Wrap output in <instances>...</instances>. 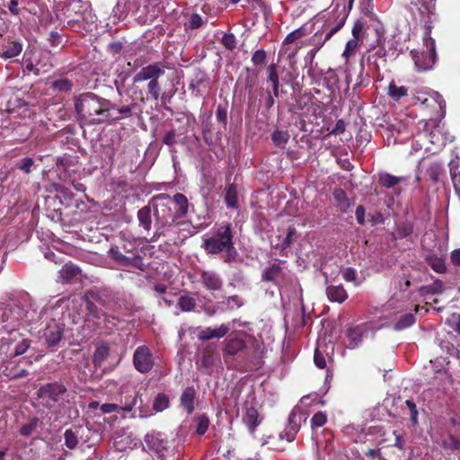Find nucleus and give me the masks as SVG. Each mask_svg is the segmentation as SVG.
<instances>
[{"instance_id": "1", "label": "nucleus", "mask_w": 460, "mask_h": 460, "mask_svg": "<svg viewBox=\"0 0 460 460\" xmlns=\"http://www.w3.org/2000/svg\"><path fill=\"white\" fill-rule=\"evenodd\" d=\"M223 358L229 369L241 372L257 369L261 363L258 352L250 349L246 341L239 337H233L225 341Z\"/></svg>"}, {"instance_id": "2", "label": "nucleus", "mask_w": 460, "mask_h": 460, "mask_svg": "<svg viewBox=\"0 0 460 460\" xmlns=\"http://www.w3.org/2000/svg\"><path fill=\"white\" fill-rule=\"evenodd\" d=\"M116 103L93 93H84L75 99V108L80 120L97 125L110 120L111 111Z\"/></svg>"}, {"instance_id": "3", "label": "nucleus", "mask_w": 460, "mask_h": 460, "mask_svg": "<svg viewBox=\"0 0 460 460\" xmlns=\"http://www.w3.org/2000/svg\"><path fill=\"white\" fill-rule=\"evenodd\" d=\"M201 247L209 256L226 252L225 262L229 263L234 261L237 251L234 247L232 225L226 222L216 226L211 235L203 238Z\"/></svg>"}, {"instance_id": "4", "label": "nucleus", "mask_w": 460, "mask_h": 460, "mask_svg": "<svg viewBox=\"0 0 460 460\" xmlns=\"http://www.w3.org/2000/svg\"><path fill=\"white\" fill-rule=\"evenodd\" d=\"M172 199L168 194L162 193L153 198L155 232L154 236L165 235L168 228L178 225V218L171 208Z\"/></svg>"}, {"instance_id": "5", "label": "nucleus", "mask_w": 460, "mask_h": 460, "mask_svg": "<svg viewBox=\"0 0 460 460\" xmlns=\"http://www.w3.org/2000/svg\"><path fill=\"white\" fill-rule=\"evenodd\" d=\"M164 75V66L160 62H155L143 66L133 77V83H139L148 80L147 92L154 101L160 97L161 86L159 78Z\"/></svg>"}, {"instance_id": "6", "label": "nucleus", "mask_w": 460, "mask_h": 460, "mask_svg": "<svg viewBox=\"0 0 460 460\" xmlns=\"http://www.w3.org/2000/svg\"><path fill=\"white\" fill-rule=\"evenodd\" d=\"M67 388L61 381L47 383L39 387L36 392L37 400L43 408L51 410L63 399Z\"/></svg>"}, {"instance_id": "7", "label": "nucleus", "mask_w": 460, "mask_h": 460, "mask_svg": "<svg viewBox=\"0 0 460 460\" xmlns=\"http://www.w3.org/2000/svg\"><path fill=\"white\" fill-rule=\"evenodd\" d=\"M133 365L135 368L142 373H148L154 367V358L150 349L146 346H138L133 354Z\"/></svg>"}, {"instance_id": "8", "label": "nucleus", "mask_w": 460, "mask_h": 460, "mask_svg": "<svg viewBox=\"0 0 460 460\" xmlns=\"http://www.w3.org/2000/svg\"><path fill=\"white\" fill-rule=\"evenodd\" d=\"M412 59L420 71L430 69L436 60L435 42L429 39L426 52L411 51Z\"/></svg>"}, {"instance_id": "9", "label": "nucleus", "mask_w": 460, "mask_h": 460, "mask_svg": "<svg viewBox=\"0 0 460 460\" xmlns=\"http://www.w3.org/2000/svg\"><path fill=\"white\" fill-rule=\"evenodd\" d=\"M372 330V323L369 322L362 323L348 328L346 331V337L349 340L347 347L350 349L358 347L361 344L363 338Z\"/></svg>"}, {"instance_id": "10", "label": "nucleus", "mask_w": 460, "mask_h": 460, "mask_svg": "<svg viewBox=\"0 0 460 460\" xmlns=\"http://www.w3.org/2000/svg\"><path fill=\"white\" fill-rule=\"evenodd\" d=\"M422 110L430 111L437 117L444 116L446 113V102L443 96L435 91L428 93V96L421 101Z\"/></svg>"}, {"instance_id": "11", "label": "nucleus", "mask_w": 460, "mask_h": 460, "mask_svg": "<svg viewBox=\"0 0 460 460\" xmlns=\"http://www.w3.org/2000/svg\"><path fill=\"white\" fill-rule=\"evenodd\" d=\"M138 400H140V402H142L138 392H132L131 394L125 395L124 398H122L120 401L121 406H119V411L123 412H131ZM138 410L139 418H146L148 416L153 415L152 411L147 406H143L142 403H140Z\"/></svg>"}, {"instance_id": "12", "label": "nucleus", "mask_w": 460, "mask_h": 460, "mask_svg": "<svg viewBox=\"0 0 460 460\" xmlns=\"http://www.w3.org/2000/svg\"><path fill=\"white\" fill-rule=\"evenodd\" d=\"M110 257L121 266H132L137 270H145L146 266L142 256L136 255L134 257H128L124 255L118 247H111L109 250Z\"/></svg>"}, {"instance_id": "13", "label": "nucleus", "mask_w": 460, "mask_h": 460, "mask_svg": "<svg viewBox=\"0 0 460 460\" xmlns=\"http://www.w3.org/2000/svg\"><path fill=\"white\" fill-rule=\"evenodd\" d=\"M255 404V397H252V401H246L243 406L244 412L243 415V422L251 433H253L261 422V418H260V414Z\"/></svg>"}, {"instance_id": "14", "label": "nucleus", "mask_w": 460, "mask_h": 460, "mask_svg": "<svg viewBox=\"0 0 460 460\" xmlns=\"http://www.w3.org/2000/svg\"><path fill=\"white\" fill-rule=\"evenodd\" d=\"M305 417L302 413H297L295 410H293L288 416V422L280 434V438H286L288 441L291 442L295 439L297 432L301 428V423L305 421Z\"/></svg>"}, {"instance_id": "15", "label": "nucleus", "mask_w": 460, "mask_h": 460, "mask_svg": "<svg viewBox=\"0 0 460 460\" xmlns=\"http://www.w3.org/2000/svg\"><path fill=\"white\" fill-rule=\"evenodd\" d=\"M64 336V329L61 325L52 320L43 330L42 339L45 343L50 347H57L62 341Z\"/></svg>"}, {"instance_id": "16", "label": "nucleus", "mask_w": 460, "mask_h": 460, "mask_svg": "<svg viewBox=\"0 0 460 460\" xmlns=\"http://www.w3.org/2000/svg\"><path fill=\"white\" fill-rule=\"evenodd\" d=\"M200 282L203 288L208 291H219L223 287V280L220 276L213 270H199Z\"/></svg>"}, {"instance_id": "17", "label": "nucleus", "mask_w": 460, "mask_h": 460, "mask_svg": "<svg viewBox=\"0 0 460 460\" xmlns=\"http://www.w3.org/2000/svg\"><path fill=\"white\" fill-rule=\"evenodd\" d=\"M145 443L146 446L154 450L160 458L161 454L164 453V449L171 440L166 439L164 434L160 432H151L145 436Z\"/></svg>"}, {"instance_id": "18", "label": "nucleus", "mask_w": 460, "mask_h": 460, "mask_svg": "<svg viewBox=\"0 0 460 460\" xmlns=\"http://www.w3.org/2000/svg\"><path fill=\"white\" fill-rule=\"evenodd\" d=\"M114 110L117 111V115L114 117L111 115L110 118V119L114 121H119L133 116L139 118L143 112L141 107L134 100H132L131 102L127 105L116 104Z\"/></svg>"}, {"instance_id": "19", "label": "nucleus", "mask_w": 460, "mask_h": 460, "mask_svg": "<svg viewBox=\"0 0 460 460\" xmlns=\"http://www.w3.org/2000/svg\"><path fill=\"white\" fill-rule=\"evenodd\" d=\"M345 18L342 17L336 25L332 27L329 31L325 32V36L323 39V32L316 31L309 40L308 44L314 46L315 49H320L324 43L329 40L336 32H338L344 25Z\"/></svg>"}, {"instance_id": "20", "label": "nucleus", "mask_w": 460, "mask_h": 460, "mask_svg": "<svg viewBox=\"0 0 460 460\" xmlns=\"http://www.w3.org/2000/svg\"><path fill=\"white\" fill-rule=\"evenodd\" d=\"M229 330V324L222 323L217 328L207 327L199 330L197 337L200 341H207L212 339H221L228 333Z\"/></svg>"}, {"instance_id": "21", "label": "nucleus", "mask_w": 460, "mask_h": 460, "mask_svg": "<svg viewBox=\"0 0 460 460\" xmlns=\"http://www.w3.org/2000/svg\"><path fill=\"white\" fill-rule=\"evenodd\" d=\"M202 137L208 146H214L221 140L222 136L220 132L214 134V127L210 120V116L202 122Z\"/></svg>"}, {"instance_id": "22", "label": "nucleus", "mask_w": 460, "mask_h": 460, "mask_svg": "<svg viewBox=\"0 0 460 460\" xmlns=\"http://www.w3.org/2000/svg\"><path fill=\"white\" fill-rule=\"evenodd\" d=\"M197 398V391L193 386L186 387L180 398L181 406L188 414H191L195 410V401Z\"/></svg>"}, {"instance_id": "23", "label": "nucleus", "mask_w": 460, "mask_h": 460, "mask_svg": "<svg viewBox=\"0 0 460 460\" xmlns=\"http://www.w3.org/2000/svg\"><path fill=\"white\" fill-rule=\"evenodd\" d=\"M296 234V229L294 226H288L284 237L280 234L278 235V243L275 244V249L282 253L295 243Z\"/></svg>"}, {"instance_id": "24", "label": "nucleus", "mask_w": 460, "mask_h": 460, "mask_svg": "<svg viewBox=\"0 0 460 460\" xmlns=\"http://www.w3.org/2000/svg\"><path fill=\"white\" fill-rule=\"evenodd\" d=\"M332 196L338 209L342 213H347L351 207V203L346 191L341 188H336L332 191Z\"/></svg>"}, {"instance_id": "25", "label": "nucleus", "mask_w": 460, "mask_h": 460, "mask_svg": "<svg viewBox=\"0 0 460 460\" xmlns=\"http://www.w3.org/2000/svg\"><path fill=\"white\" fill-rule=\"evenodd\" d=\"M172 201L176 206L174 214L178 220L184 218L189 212V201L187 197L182 193H176L172 198Z\"/></svg>"}, {"instance_id": "26", "label": "nucleus", "mask_w": 460, "mask_h": 460, "mask_svg": "<svg viewBox=\"0 0 460 460\" xmlns=\"http://www.w3.org/2000/svg\"><path fill=\"white\" fill-rule=\"evenodd\" d=\"M326 295L331 302L341 304L348 298V293L342 285H331L326 288Z\"/></svg>"}, {"instance_id": "27", "label": "nucleus", "mask_w": 460, "mask_h": 460, "mask_svg": "<svg viewBox=\"0 0 460 460\" xmlns=\"http://www.w3.org/2000/svg\"><path fill=\"white\" fill-rule=\"evenodd\" d=\"M267 81L270 83L273 94L276 97L279 95V76L278 73V66L275 63L270 64L267 67Z\"/></svg>"}, {"instance_id": "28", "label": "nucleus", "mask_w": 460, "mask_h": 460, "mask_svg": "<svg viewBox=\"0 0 460 460\" xmlns=\"http://www.w3.org/2000/svg\"><path fill=\"white\" fill-rule=\"evenodd\" d=\"M110 356V347L108 344L102 343L96 347L93 356V363L96 368L101 367L102 365L107 360Z\"/></svg>"}, {"instance_id": "29", "label": "nucleus", "mask_w": 460, "mask_h": 460, "mask_svg": "<svg viewBox=\"0 0 460 460\" xmlns=\"http://www.w3.org/2000/svg\"><path fill=\"white\" fill-rule=\"evenodd\" d=\"M152 210L149 205L141 208L137 211L139 226L146 231H150L152 226Z\"/></svg>"}, {"instance_id": "30", "label": "nucleus", "mask_w": 460, "mask_h": 460, "mask_svg": "<svg viewBox=\"0 0 460 460\" xmlns=\"http://www.w3.org/2000/svg\"><path fill=\"white\" fill-rule=\"evenodd\" d=\"M225 202L228 208H238L237 186L234 183H228L226 188Z\"/></svg>"}, {"instance_id": "31", "label": "nucleus", "mask_w": 460, "mask_h": 460, "mask_svg": "<svg viewBox=\"0 0 460 460\" xmlns=\"http://www.w3.org/2000/svg\"><path fill=\"white\" fill-rule=\"evenodd\" d=\"M445 290L444 283L440 279H436L432 284L421 286L419 288V293L421 296L426 295L442 294Z\"/></svg>"}, {"instance_id": "32", "label": "nucleus", "mask_w": 460, "mask_h": 460, "mask_svg": "<svg viewBox=\"0 0 460 460\" xmlns=\"http://www.w3.org/2000/svg\"><path fill=\"white\" fill-rule=\"evenodd\" d=\"M402 180V177H397L387 172H383L379 174L378 183L385 189H391L399 184Z\"/></svg>"}, {"instance_id": "33", "label": "nucleus", "mask_w": 460, "mask_h": 460, "mask_svg": "<svg viewBox=\"0 0 460 460\" xmlns=\"http://www.w3.org/2000/svg\"><path fill=\"white\" fill-rule=\"evenodd\" d=\"M426 262L437 273H445L447 270V266L444 259L435 254L427 256Z\"/></svg>"}, {"instance_id": "34", "label": "nucleus", "mask_w": 460, "mask_h": 460, "mask_svg": "<svg viewBox=\"0 0 460 460\" xmlns=\"http://www.w3.org/2000/svg\"><path fill=\"white\" fill-rule=\"evenodd\" d=\"M445 172L443 164L438 162H432L427 171L426 173L429 176V180L432 181L433 183H437L439 181V177Z\"/></svg>"}, {"instance_id": "35", "label": "nucleus", "mask_w": 460, "mask_h": 460, "mask_svg": "<svg viewBox=\"0 0 460 460\" xmlns=\"http://www.w3.org/2000/svg\"><path fill=\"white\" fill-rule=\"evenodd\" d=\"M22 50V46L18 41H11L4 46L1 56L4 58H12L17 57Z\"/></svg>"}, {"instance_id": "36", "label": "nucleus", "mask_w": 460, "mask_h": 460, "mask_svg": "<svg viewBox=\"0 0 460 460\" xmlns=\"http://www.w3.org/2000/svg\"><path fill=\"white\" fill-rule=\"evenodd\" d=\"M281 267L278 263H273L269 268L265 269L262 273V280L267 282H275V280L281 274Z\"/></svg>"}, {"instance_id": "37", "label": "nucleus", "mask_w": 460, "mask_h": 460, "mask_svg": "<svg viewBox=\"0 0 460 460\" xmlns=\"http://www.w3.org/2000/svg\"><path fill=\"white\" fill-rule=\"evenodd\" d=\"M170 405L169 396L164 393H159L154 399L153 410L161 412L166 410Z\"/></svg>"}, {"instance_id": "38", "label": "nucleus", "mask_w": 460, "mask_h": 460, "mask_svg": "<svg viewBox=\"0 0 460 460\" xmlns=\"http://www.w3.org/2000/svg\"><path fill=\"white\" fill-rule=\"evenodd\" d=\"M227 114H228V102H225L224 103H219L217 106L216 111V119L218 124H220L224 129L226 128L227 125Z\"/></svg>"}, {"instance_id": "39", "label": "nucleus", "mask_w": 460, "mask_h": 460, "mask_svg": "<svg viewBox=\"0 0 460 460\" xmlns=\"http://www.w3.org/2000/svg\"><path fill=\"white\" fill-rule=\"evenodd\" d=\"M196 422L195 433L199 436H203L208 429L209 419L206 414H199L194 418Z\"/></svg>"}, {"instance_id": "40", "label": "nucleus", "mask_w": 460, "mask_h": 460, "mask_svg": "<svg viewBox=\"0 0 460 460\" xmlns=\"http://www.w3.org/2000/svg\"><path fill=\"white\" fill-rule=\"evenodd\" d=\"M40 420L38 417L31 418L27 423L20 428V435L22 437H30L40 426Z\"/></svg>"}, {"instance_id": "41", "label": "nucleus", "mask_w": 460, "mask_h": 460, "mask_svg": "<svg viewBox=\"0 0 460 460\" xmlns=\"http://www.w3.org/2000/svg\"><path fill=\"white\" fill-rule=\"evenodd\" d=\"M63 280L66 282L72 281L80 274V269L73 264H65L60 271Z\"/></svg>"}, {"instance_id": "42", "label": "nucleus", "mask_w": 460, "mask_h": 460, "mask_svg": "<svg viewBox=\"0 0 460 460\" xmlns=\"http://www.w3.org/2000/svg\"><path fill=\"white\" fill-rule=\"evenodd\" d=\"M407 93V87L397 86L394 81L388 85V95L394 101H399L402 97L406 96Z\"/></svg>"}, {"instance_id": "43", "label": "nucleus", "mask_w": 460, "mask_h": 460, "mask_svg": "<svg viewBox=\"0 0 460 460\" xmlns=\"http://www.w3.org/2000/svg\"><path fill=\"white\" fill-rule=\"evenodd\" d=\"M196 305V299L189 295L181 296L179 298L178 306L183 312H191Z\"/></svg>"}, {"instance_id": "44", "label": "nucleus", "mask_w": 460, "mask_h": 460, "mask_svg": "<svg viewBox=\"0 0 460 460\" xmlns=\"http://www.w3.org/2000/svg\"><path fill=\"white\" fill-rule=\"evenodd\" d=\"M309 32L310 31L307 30L306 24H304V25L300 26L299 28H297L296 30L288 33L287 35V37L285 38L283 43L284 44H291V43L295 42L296 40H298L302 37H305Z\"/></svg>"}, {"instance_id": "45", "label": "nucleus", "mask_w": 460, "mask_h": 460, "mask_svg": "<svg viewBox=\"0 0 460 460\" xmlns=\"http://www.w3.org/2000/svg\"><path fill=\"white\" fill-rule=\"evenodd\" d=\"M181 454L176 450L174 441L167 445L164 453L161 454L160 460H181Z\"/></svg>"}, {"instance_id": "46", "label": "nucleus", "mask_w": 460, "mask_h": 460, "mask_svg": "<svg viewBox=\"0 0 460 460\" xmlns=\"http://www.w3.org/2000/svg\"><path fill=\"white\" fill-rule=\"evenodd\" d=\"M15 167L25 174H30L36 168V164L33 158L24 157L16 163Z\"/></svg>"}, {"instance_id": "47", "label": "nucleus", "mask_w": 460, "mask_h": 460, "mask_svg": "<svg viewBox=\"0 0 460 460\" xmlns=\"http://www.w3.org/2000/svg\"><path fill=\"white\" fill-rule=\"evenodd\" d=\"M416 319L414 314L409 313L402 315L400 319L394 324V330L402 331L410 326H411L415 323Z\"/></svg>"}, {"instance_id": "48", "label": "nucleus", "mask_w": 460, "mask_h": 460, "mask_svg": "<svg viewBox=\"0 0 460 460\" xmlns=\"http://www.w3.org/2000/svg\"><path fill=\"white\" fill-rule=\"evenodd\" d=\"M51 87L55 91L68 93V92L72 91L73 83L71 80H69L67 78H60V79L55 80L51 84Z\"/></svg>"}, {"instance_id": "49", "label": "nucleus", "mask_w": 460, "mask_h": 460, "mask_svg": "<svg viewBox=\"0 0 460 460\" xmlns=\"http://www.w3.org/2000/svg\"><path fill=\"white\" fill-rule=\"evenodd\" d=\"M289 139V134L288 131L276 130L271 135V140L276 146L283 147Z\"/></svg>"}, {"instance_id": "50", "label": "nucleus", "mask_w": 460, "mask_h": 460, "mask_svg": "<svg viewBox=\"0 0 460 460\" xmlns=\"http://www.w3.org/2000/svg\"><path fill=\"white\" fill-rule=\"evenodd\" d=\"M413 233V224L411 222H403L397 226L396 234L400 239L407 238Z\"/></svg>"}, {"instance_id": "51", "label": "nucleus", "mask_w": 460, "mask_h": 460, "mask_svg": "<svg viewBox=\"0 0 460 460\" xmlns=\"http://www.w3.org/2000/svg\"><path fill=\"white\" fill-rule=\"evenodd\" d=\"M65 445L70 448L75 449L78 445V438L76 434L72 429H66L64 433Z\"/></svg>"}, {"instance_id": "52", "label": "nucleus", "mask_w": 460, "mask_h": 460, "mask_svg": "<svg viewBox=\"0 0 460 460\" xmlns=\"http://www.w3.org/2000/svg\"><path fill=\"white\" fill-rule=\"evenodd\" d=\"M251 60L256 66H264L267 60V52L262 49H257L253 52Z\"/></svg>"}, {"instance_id": "53", "label": "nucleus", "mask_w": 460, "mask_h": 460, "mask_svg": "<svg viewBox=\"0 0 460 460\" xmlns=\"http://www.w3.org/2000/svg\"><path fill=\"white\" fill-rule=\"evenodd\" d=\"M405 405L410 411V419L412 426H416L418 424V416L419 411L417 409L416 403L412 400H406Z\"/></svg>"}, {"instance_id": "54", "label": "nucleus", "mask_w": 460, "mask_h": 460, "mask_svg": "<svg viewBox=\"0 0 460 460\" xmlns=\"http://www.w3.org/2000/svg\"><path fill=\"white\" fill-rule=\"evenodd\" d=\"M327 421V415L325 412L318 411L311 419L312 429L323 427Z\"/></svg>"}, {"instance_id": "55", "label": "nucleus", "mask_w": 460, "mask_h": 460, "mask_svg": "<svg viewBox=\"0 0 460 460\" xmlns=\"http://www.w3.org/2000/svg\"><path fill=\"white\" fill-rule=\"evenodd\" d=\"M358 40L353 39L349 40L345 46L342 57H344L346 59H349L350 57L354 56L358 47Z\"/></svg>"}, {"instance_id": "56", "label": "nucleus", "mask_w": 460, "mask_h": 460, "mask_svg": "<svg viewBox=\"0 0 460 460\" xmlns=\"http://www.w3.org/2000/svg\"><path fill=\"white\" fill-rule=\"evenodd\" d=\"M221 43L228 50H234L236 48L235 36L233 33H226L221 39Z\"/></svg>"}, {"instance_id": "57", "label": "nucleus", "mask_w": 460, "mask_h": 460, "mask_svg": "<svg viewBox=\"0 0 460 460\" xmlns=\"http://www.w3.org/2000/svg\"><path fill=\"white\" fill-rule=\"evenodd\" d=\"M436 0H410L413 5L421 4L428 13H432L435 8Z\"/></svg>"}, {"instance_id": "58", "label": "nucleus", "mask_w": 460, "mask_h": 460, "mask_svg": "<svg viewBox=\"0 0 460 460\" xmlns=\"http://www.w3.org/2000/svg\"><path fill=\"white\" fill-rule=\"evenodd\" d=\"M10 314H13L15 321L19 322L25 316L24 309L20 305H14L9 308Z\"/></svg>"}, {"instance_id": "59", "label": "nucleus", "mask_w": 460, "mask_h": 460, "mask_svg": "<svg viewBox=\"0 0 460 460\" xmlns=\"http://www.w3.org/2000/svg\"><path fill=\"white\" fill-rule=\"evenodd\" d=\"M30 347H31V341L29 339H23L22 341H20L16 345L14 355L20 356V355L24 354L29 349Z\"/></svg>"}, {"instance_id": "60", "label": "nucleus", "mask_w": 460, "mask_h": 460, "mask_svg": "<svg viewBox=\"0 0 460 460\" xmlns=\"http://www.w3.org/2000/svg\"><path fill=\"white\" fill-rule=\"evenodd\" d=\"M342 278L348 282H354L356 285L358 284L357 282V271L351 267H348L344 270Z\"/></svg>"}, {"instance_id": "61", "label": "nucleus", "mask_w": 460, "mask_h": 460, "mask_svg": "<svg viewBox=\"0 0 460 460\" xmlns=\"http://www.w3.org/2000/svg\"><path fill=\"white\" fill-rule=\"evenodd\" d=\"M163 143L168 146H173L176 143V131L175 129L169 130L162 139Z\"/></svg>"}, {"instance_id": "62", "label": "nucleus", "mask_w": 460, "mask_h": 460, "mask_svg": "<svg viewBox=\"0 0 460 460\" xmlns=\"http://www.w3.org/2000/svg\"><path fill=\"white\" fill-rule=\"evenodd\" d=\"M203 24L202 17L198 14L194 13L190 16L189 21V28L191 30H195L199 28Z\"/></svg>"}, {"instance_id": "63", "label": "nucleus", "mask_w": 460, "mask_h": 460, "mask_svg": "<svg viewBox=\"0 0 460 460\" xmlns=\"http://www.w3.org/2000/svg\"><path fill=\"white\" fill-rule=\"evenodd\" d=\"M122 49L123 44L120 41H112L107 47L108 52L113 56L119 54Z\"/></svg>"}, {"instance_id": "64", "label": "nucleus", "mask_w": 460, "mask_h": 460, "mask_svg": "<svg viewBox=\"0 0 460 460\" xmlns=\"http://www.w3.org/2000/svg\"><path fill=\"white\" fill-rule=\"evenodd\" d=\"M450 262L456 268H460V248L455 249L450 253Z\"/></svg>"}]
</instances>
